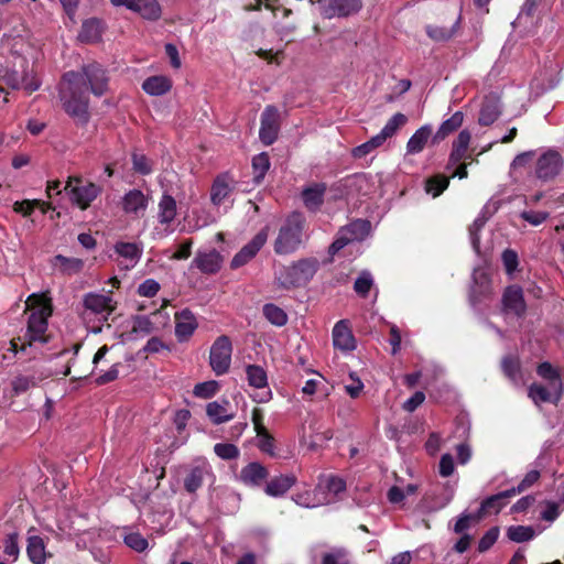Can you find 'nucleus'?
I'll return each instance as SVG.
<instances>
[{
  "label": "nucleus",
  "mask_w": 564,
  "mask_h": 564,
  "mask_svg": "<svg viewBox=\"0 0 564 564\" xmlns=\"http://www.w3.org/2000/svg\"><path fill=\"white\" fill-rule=\"evenodd\" d=\"M344 229L352 241H361L370 234L371 224L368 220L358 219L350 223Z\"/></svg>",
  "instance_id": "obj_37"
},
{
  "label": "nucleus",
  "mask_w": 564,
  "mask_h": 564,
  "mask_svg": "<svg viewBox=\"0 0 564 564\" xmlns=\"http://www.w3.org/2000/svg\"><path fill=\"white\" fill-rule=\"evenodd\" d=\"M205 469L202 467L193 468L184 480V486L187 491L195 492L203 484Z\"/></svg>",
  "instance_id": "obj_45"
},
{
  "label": "nucleus",
  "mask_w": 564,
  "mask_h": 564,
  "mask_svg": "<svg viewBox=\"0 0 564 564\" xmlns=\"http://www.w3.org/2000/svg\"><path fill=\"white\" fill-rule=\"evenodd\" d=\"M159 290H160L159 282H156L153 279H148L139 285L138 293L141 296L152 297L159 292Z\"/></svg>",
  "instance_id": "obj_58"
},
{
  "label": "nucleus",
  "mask_w": 564,
  "mask_h": 564,
  "mask_svg": "<svg viewBox=\"0 0 564 564\" xmlns=\"http://www.w3.org/2000/svg\"><path fill=\"white\" fill-rule=\"evenodd\" d=\"M83 304L85 312L98 317V321L106 322L116 308V302L108 293L90 292L84 295Z\"/></svg>",
  "instance_id": "obj_9"
},
{
  "label": "nucleus",
  "mask_w": 564,
  "mask_h": 564,
  "mask_svg": "<svg viewBox=\"0 0 564 564\" xmlns=\"http://www.w3.org/2000/svg\"><path fill=\"white\" fill-rule=\"evenodd\" d=\"M102 34L101 22L97 19L86 20L78 34V39L85 43H94L100 40Z\"/></svg>",
  "instance_id": "obj_34"
},
{
  "label": "nucleus",
  "mask_w": 564,
  "mask_h": 564,
  "mask_svg": "<svg viewBox=\"0 0 564 564\" xmlns=\"http://www.w3.org/2000/svg\"><path fill=\"white\" fill-rule=\"evenodd\" d=\"M172 87V82L166 76H152L142 84V89L151 96H161L166 94Z\"/></svg>",
  "instance_id": "obj_32"
},
{
  "label": "nucleus",
  "mask_w": 564,
  "mask_h": 564,
  "mask_svg": "<svg viewBox=\"0 0 564 564\" xmlns=\"http://www.w3.org/2000/svg\"><path fill=\"white\" fill-rule=\"evenodd\" d=\"M176 200L169 194L164 193L158 205V219L162 225H170L176 217Z\"/></svg>",
  "instance_id": "obj_26"
},
{
  "label": "nucleus",
  "mask_w": 564,
  "mask_h": 564,
  "mask_svg": "<svg viewBox=\"0 0 564 564\" xmlns=\"http://www.w3.org/2000/svg\"><path fill=\"white\" fill-rule=\"evenodd\" d=\"M350 242H352L351 238L349 237L348 234L345 232V229L343 228L339 231L335 241L330 245L329 253L330 254L337 253L339 250H341L345 246H347Z\"/></svg>",
  "instance_id": "obj_62"
},
{
  "label": "nucleus",
  "mask_w": 564,
  "mask_h": 564,
  "mask_svg": "<svg viewBox=\"0 0 564 564\" xmlns=\"http://www.w3.org/2000/svg\"><path fill=\"white\" fill-rule=\"evenodd\" d=\"M247 379L251 387L263 389L268 386V377L264 369L257 365H250L246 368Z\"/></svg>",
  "instance_id": "obj_38"
},
{
  "label": "nucleus",
  "mask_w": 564,
  "mask_h": 564,
  "mask_svg": "<svg viewBox=\"0 0 564 564\" xmlns=\"http://www.w3.org/2000/svg\"><path fill=\"white\" fill-rule=\"evenodd\" d=\"M3 553L11 562H15L20 555L19 534L9 533L3 540Z\"/></svg>",
  "instance_id": "obj_42"
},
{
  "label": "nucleus",
  "mask_w": 564,
  "mask_h": 564,
  "mask_svg": "<svg viewBox=\"0 0 564 564\" xmlns=\"http://www.w3.org/2000/svg\"><path fill=\"white\" fill-rule=\"evenodd\" d=\"M133 170L142 175L150 174L152 172V164L149 159L139 153L132 155Z\"/></svg>",
  "instance_id": "obj_56"
},
{
  "label": "nucleus",
  "mask_w": 564,
  "mask_h": 564,
  "mask_svg": "<svg viewBox=\"0 0 564 564\" xmlns=\"http://www.w3.org/2000/svg\"><path fill=\"white\" fill-rule=\"evenodd\" d=\"M64 189L69 195L70 200L82 209H86L101 192L98 185L94 183L83 184L82 180L76 176L68 178Z\"/></svg>",
  "instance_id": "obj_7"
},
{
  "label": "nucleus",
  "mask_w": 564,
  "mask_h": 564,
  "mask_svg": "<svg viewBox=\"0 0 564 564\" xmlns=\"http://www.w3.org/2000/svg\"><path fill=\"white\" fill-rule=\"evenodd\" d=\"M426 32L429 36L435 41H446L454 34V30L452 28H443L438 25L427 26Z\"/></svg>",
  "instance_id": "obj_55"
},
{
  "label": "nucleus",
  "mask_w": 564,
  "mask_h": 564,
  "mask_svg": "<svg viewBox=\"0 0 564 564\" xmlns=\"http://www.w3.org/2000/svg\"><path fill=\"white\" fill-rule=\"evenodd\" d=\"M305 217L300 213H292L281 225L274 240V251L278 254L295 252L305 240Z\"/></svg>",
  "instance_id": "obj_2"
},
{
  "label": "nucleus",
  "mask_w": 564,
  "mask_h": 564,
  "mask_svg": "<svg viewBox=\"0 0 564 564\" xmlns=\"http://www.w3.org/2000/svg\"><path fill=\"white\" fill-rule=\"evenodd\" d=\"M26 541V554L29 560L33 564H45L50 554L46 551L44 540L40 535L35 534L34 529H30L28 531Z\"/></svg>",
  "instance_id": "obj_16"
},
{
  "label": "nucleus",
  "mask_w": 564,
  "mask_h": 564,
  "mask_svg": "<svg viewBox=\"0 0 564 564\" xmlns=\"http://www.w3.org/2000/svg\"><path fill=\"white\" fill-rule=\"evenodd\" d=\"M507 535L511 541L521 543L533 539L534 530L531 527L514 525L508 529Z\"/></svg>",
  "instance_id": "obj_43"
},
{
  "label": "nucleus",
  "mask_w": 564,
  "mask_h": 564,
  "mask_svg": "<svg viewBox=\"0 0 564 564\" xmlns=\"http://www.w3.org/2000/svg\"><path fill=\"white\" fill-rule=\"evenodd\" d=\"M324 184H313L302 191V198L305 207L310 210H317L323 203L325 194Z\"/></svg>",
  "instance_id": "obj_28"
},
{
  "label": "nucleus",
  "mask_w": 564,
  "mask_h": 564,
  "mask_svg": "<svg viewBox=\"0 0 564 564\" xmlns=\"http://www.w3.org/2000/svg\"><path fill=\"white\" fill-rule=\"evenodd\" d=\"M274 18H275V22H274L275 32L282 40L290 41V37L293 35V33L295 32V29H296L295 23L293 21H285V22L280 21L278 12L274 13Z\"/></svg>",
  "instance_id": "obj_48"
},
{
  "label": "nucleus",
  "mask_w": 564,
  "mask_h": 564,
  "mask_svg": "<svg viewBox=\"0 0 564 564\" xmlns=\"http://www.w3.org/2000/svg\"><path fill=\"white\" fill-rule=\"evenodd\" d=\"M536 372L541 378L549 380L550 383L562 381L557 370L550 362L540 364Z\"/></svg>",
  "instance_id": "obj_54"
},
{
  "label": "nucleus",
  "mask_w": 564,
  "mask_h": 564,
  "mask_svg": "<svg viewBox=\"0 0 564 564\" xmlns=\"http://www.w3.org/2000/svg\"><path fill=\"white\" fill-rule=\"evenodd\" d=\"M505 373L513 381L518 380L519 361L513 358H505L502 361Z\"/></svg>",
  "instance_id": "obj_64"
},
{
  "label": "nucleus",
  "mask_w": 564,
  "mask_h": 564,
  "mask_svg": "<svg viewBox=\"0 0 564 564\" xmlns=\"http://www.w3.org/2000/svg\"><path fill=\"white\" fill-rule=\"evenodd\" d=\"M121 204L126 214L140 217L145 213L149 199L140 189H131L124 194Z\"/></svg>",
  "instance_id": "obj_15"
},
{
  "label": "nucleus",
  "mask_w": 564,
  "mask_h": 564,
  "mask_svg": "<svg viewBox=\"0 0 564 564\" xmlns=\"http://www.w3.org/2000/svg\"><path fill=\"white\" fill-rule=\"evenodd\" d=\"M516 495V488L511 490H506L502 492H499L497 495H494L489 498H487L480 507V514L481 516L488 514V513H498L501 508L505 506V499L510 498Z\"/></svg>",
  "instance_id": "obj_30"
},
{
  "label": "nucleus",
  "mask_w": 564,
  "mask_h": 564,
  "mask_svg": "<svg viewBox=\"0 0 564 564\" xmlns=\"http://www.w3.org/2000/svg\"><path fill=\"white\" fill-rule=\"evenodd\" d=\"M53 265L64 273L72 274L82 270L84 262L78 258H67L64 256H56L53 260Z\"/></svg>",
  "instance_id": "obj_39"
},
{
  "label": "nucleus",
  "mask_w": 564,
  "mask_h": 564,
  "mask_svg": "<svg viewBox=\"0 0 564 564\" xmlns=\"http://www.w3.org/2000/svg\"><path fill=\"white\" fill-rule=\"evenodd\" d=\"M500 112L501 107L499 99L496 97H489L482 104L478 121L482 126H489L498 119Z\"/></svg>",
  "instance_id": "obj_33"
},
{
  "label": "nucleus",
  "mask_w": 564,
  "mask_h": 564,
  "mask_svg": "<svg viewBox=\"0 0 564 564\" xmlns=\"http://www.w3.org/2000/svg\"><path fill=\"white\" fill-rule=\"evenodd\" d=\"M269 228L264 227L261 229L253 239L243 246L238 253L231 260V268L237 269L248 263L259 250L264 246L268 240Z\"/></svg>",
  "instance_id": "obj_12"
},
{
  "label": "nucleus",
  "mask_w": 564,
  "mask_h": 564,
  "mask_svg": "<svg viewBox=\"0 0 564 564\" xmlns=\"http://www.w3.org/2000/svg\"><path fill=\"white\" fill-rule=\"evenodd\" d=\"M503 310L507 314H513L516 316H522L525 312V302L523 299L522 290L519 286H509L505 291Z\"/></svg>",
  "instance_id": "obj_17"
},
{
  "label": "nucleus",
  "mask_w": 564,
  "mask_h": 564,
  "mask_svg": "<svg viewBox=\"0 0 564 564\" xmlns=\"http://www.w3.org/2000/svg\"><path fill=\"white\" fill-rule=\"evenodd\" d=\"M171 322L170 313L165 310H156L149 315H139L132 319V334L144 337L167 327Z\"/></svg>",
  "instance_id": "obj_6"
},
{
  "label": "nucleus",
  "mask_w": 564,
  "mask_h": 564,
  "mask_svg": "<svg viewBox=\"0 0 564 564\" xmlns=\"http://www.w3.org/2000/svg\"><path fill=\"white\" fill-rule=\"evenodd\" d=\"M4 43L8 47L11 48L13 54H17L19 56H22L23 54H25L30 48V44H29L28 40L23 36H18V37H13V39L7 37L4 40Z\"/></svg>",
  "instance_id": "obj_50"
},
{
  "label": "nucleus",
  "mask_w": 564,
  "mask_h": 564,
  "mask_svg": "<svg viewBox=\"0 0 564 564\" xmlns=\"http://www.w3.org/2000/svg\"><path fill=\"white\" fill-rule=\"evenodd\" d=\"M96 96H101L107 89V77L98 65H89L82 73L69 72L63 77L61 84V100L65 111L79 120H86L88 100L87 85Z\"/></svg>",
  "instance_id": "obj_1"
},
{
  "label": "nucleus",
  "mask_w": 564,
  "mask_h": 564,
  "mask_svg": "<svg viewBox=\"0 0 564 564\" xmlns=\"http://www.w3.org/2000/svg\"><path fill=\"white\" fill-rule=\"evenodd\" d=\"M293 500L296 505L305 508H316L329 503V498L325 496V491L319 490L318 485L313 490L296 494Z\"/></svg>",
  "instance_id": "obj_24"
},
{
  "label": "nucleus",
  "mask_w": 564,
  "mask_h": 564,
  "mask_svg": "<svg viewBox=\"0 0 564 564\" xmlns=\"http://www.w3.org/2000/svg\"><path fill=\"white\" fill-rule=\"evenodd\" d=\"M279 110L274 106H267L261 115L260 140L265 144H272L279 133Z\"/></svg>",
  "instance_id": "obj_11"
},
{
  "label": "nucleus",
  "mask_w": 564,
  "mask_h": 564,
  "mask_svg": "<svg viewBox=\"0 0 564 564\" xmlns=\"http://www.w3.org/2000/svg\"><path fill=\"white\" fill-rule=\"evenodd\" d=\"M406 121L408 118L403 113L397 112L388 120L379 133L387 141V139L394 135L395 132L406 123Z\"/></svg>",
  "instance_id": "obj_41"
},
{
  "label": "nucleus",
  "mask_w": 564,
  "mask_h": 564,
  "mask_svg": "<svg viewBox=\"0 0 564 564\" xmlns=\"http://www.w3.org/2000/svg\"><path fill=\"white\" fill-rule=\"evenodd\" d=\"M263 315L272 325L282 327L288 323V314L280 306L268 303L262 308Z\"/></svg>",
  "instance_id": "obj_36"
},
{
  "label": "nucleus",
  "mask_w": 564,
  "mask_h": 564,
  "mask_svg": "<svg viewBox=\"0 0 564 564\" xmlns=\"http://www.w3.org/2000/svg\"><path fill=\"white\" fill-rule=\"evenodd\" d=\"M333 345L341 351H351L356 348V340L348 325V322L341 319L333 328Z\"/></svg>",
  "instance_id": "obj_14"
},
{
  "label": "nucleus",
  "mask_w": 564,
  "mask_h": 564,
  "mask_svg": "<svg viewBox=\"0 0 564 564\" xmlns=\"http://www.w3.org/2000/svg\"><path fill=\"white\" fill-rule=\"evenodd\" d=\"M31 312L28 330L32 340H39L47 328V319L52 314L51 299L46 294H32L25 302Z\"/></svg>",
  "instance_id": "obj_4"
},
{
  "label": "nucleus",
  "mask_w": 564,
  "mask_h": 564,
  "mask_svg": "<svg viewBox=\"0 0 564 564\" xmlns=\"http://www.w3.org/2000/svg\"><path fill=\"white\" fill-rule=\"evenodd\" d=\"M449 180L443 175H436L426 181V193L433 197H437L443 191L447 188Z\"/></svg>",
  "instance_id": "obj_44"
},
{
  "label": "nucleus",
  "mask_w": 564,
  "mask_h": 564,
  "mask_svg": "<svg viewBox=\"0 0 564 564\" xmlns=\"http://www.w3.org/2000/svg\"><path fill=\"white\" fill-rule=\"evenodd\" d=\"M223 258L216 250L197 251L194 264L204 273H215L221 267Z\"/></svg>",
  "instance_id": "obj_19"
},
{
  "label": "nucleus",
  "mask_w": 564,
  "mask_h": 564,
  "mask_svg": "<svg viewBox=\"0 0 564 564\" xmlns=\"http://www.w3.org/2000/svg\"><path fill=\"white\" fill-rule=\"evenodd\" d=\"M232 345L229 337L219 336L210 347L209 365L217 376L225 375L231 364Z\"/></svg>",
  "instance_id": "obj_8"
},
{
  "label": "nucleus",
  "mask_w": 564,
  "mask_h": 564,
  "mask_svg": "<svg viewBox=\"0 0 564 564\" xmlns=\"http://www.w3.org/2000/svg\"><path fill=\"white\" fill-rule=\"evenodd\" d=\"M350 242H352L351 238L349 237L348 234L345 232V229L343 228L339 231L335 241L330 245L329 253L330 254L337 253L339 250H341L345 246H347Z\"/></svg>",
  "instance_id": "obj_63"
},
{
  "label": "nucleus",
  "mask_w": 564,
  "mask_h": 564,
  "mask_svg": "<svg viewBox=\"0 0 564 564\" xmlns=\"http://www.w3.org/2000/svg\"><path fill=\"white\" fill-rule=\"evenodd\" d=\"M463 112L456 111L451 118L442 122L432 141L436 143L444 140L448 134L457 130L463 124Z\"/></svg>",
  "instance_id": "obj_35"
},
{
  "label": "nucleus",
  "mask_w": 564,
  "mask_h": 564,
  "mask_svg": "<svg viewBox=\"0 0 564 564\" xmlns=\"http://www.w3.org/2000/svg\"><path fill=\"white\" fill-rule=\"evenodd\" d=\"M372 282L373 281L371 274L367 271H364L355 281L354 289L358 294L366 296L370 291Z\"/></svg>",
  "instance_id": "obj_52"
},
{
  "label": "nucleus",
  "mask_w": 564,
  "mask_h": 564,
  "mask_svg": "<svg viewBox=\"0 0 564 564\" xmlns=\"http://www.w3.org/2000/svg\"><path fill=\"white\" fill-rule=\"evenodd\" d=\"M257 438L260 451L269 454L270 456L275 454L274 438L268 433L267 429L260 431V434H257Z\"/></svg>",
  "instance_id": "obj_51"
},
{
  "label": "nucleus",
  "mask_w": 564,
  "mask_h": 564,
  "mask_svg": "<svg viewBox=\"0 0 564 564\" xmlns=\"http://www.w3.org/2000/svg\"><path fill=\"white\" fill-rule=\"evenodd\" d=\"M296 478L293 475H280L272 478L265 486V494L280 497L294 486Z\"/></svg>",
  "instance_id": "obj_29"
},
{
  "label": "nucleus",
  "mask_w": 564,
  "mask_h": 564,
  "mask_svg": "<svg viewBox=\"0 0 564 564\" xmlns=\"http://www.w3.org/2000/svg\"><path fill=\"white\" fill-rule=\"evenodd\" d=\"M432 138L431 124L420 127L409 139L406 143L408 154H417L423 151L427 141Z\"/></svg>",
  "instance_id": "obj_25"
},
{
  "label": "nucleus",
  "mask_w": 564,
  "mask_h": 564,
  "mask_svg": "<svg viewBox=\"0 0 564 564\" xmlns=\"http://www.w3.org/2000/svg\"><path fill=\"white\" fill-rule=\"evenodd\" d=\"M318 262L315 259H301L291 265L283 267L276 274L275 280L283 289L300 288L307 284L315 275Z\"/></svg>",
  "instance_id": "obj_3"
},
{
  "label": "nucleus",
  "mask_w": 564,
  "mask_h": 564,
  "mask_svg": "<svg viewBox=\"0 0 564 564\" xmlns=\"http://www.w3.org/2000/svg\"><path fill=\"white\" fill-rule=\"evenodd\" d=\"M219 390V383L215 380L197 383L194 387L193 393L197 398L209 399L214 397Z\"/></svg>",
  "instance_id": "obj_46"
},
{
  "label": "nucleus",
  "mask_w": 564,
  "mask_h": 564,
  "mask_svg": "<svg viewBox=\"0 0 564 564\" xmlns=\"http://www.w3.org/2000/svg\"><path fill=\"white\" fill-rule=\"evenodd\" d=\"M563 395V383L562 381H555L554 383H549V387H543L542 384L533 383L529 388V398L534 402V404L540 405L541 403L550 402V403H558Z\"/></svg>",
  "instance_id": "obj_13"
},
{
  "label": "nucleus",
  "mask_w": 564,
  "mask_h": 564,
  "mask_svg": "<svg viewBox=\"0 0 564 564\" xmlns=\"http://www.w3.org/2000/svg\"><path fill=\"white\" fill-rule=\"evenodd\" d=\"M563 165L562 155L557 151L549 149L536 156L532 173L534 178L541 183H550L560 175Z\"/></svg>",
  "instance_id": "obj_5"
},
{
  "label": "nucleus",
  "mask_w": 564,
  "mask_h": 564,
  "mask_svg": "<svg viewBox=\"0 0 564 564\" xmlns=\"http://www.w3.org/2000/svg\"><path fill=\"white\" fill-rule=\"evenodd\" d=\"M215 454L221 459H234L239 456V449L230 443H218L214 446Z\"/></svg>",
  "instance_id": "obj_49"
},
{
  "label": "nucleus",
  "mask_w": 564,
  "mask_h": 564,
  "mask_svg": "<svg viewBox=\"0 0 564 564\" xmlns=\"http://www.w3.org/2000/svg\"><path fill=\"white\" fill-rule=\"evenodd\" d=\"M384 142L386 140L382 138V135L378 133L365 143L354 148L351 154L355 159H362L375 151L377 148L381 147Z\"/></svg>",
  "instance_id": "obj_40"
},
{
  "label": "nucleus",
  "mask_w": 564,
  "mask_h": 564,
  "mask_svg": "<svg viewBox=\"0 0 564 564\" xmlns=\"http://www.w3.org/2000/svg\"><path fill=\"white\" fill-rule=\"evenodd\" d=\"M113 7H122L149 21H158L162 17V8L158 0H110Z\"/></svg>",
  "instance_id": "obj_10"
},
{
  "label": "nucleus",
  "mask_w": 564,
  "mask_h": 564,
  "mask_svg": "<svg viewBox=\"0 0 564 564\" xmlns=\"http://www.w3.org/2000/svg\"><path fill=\"white\" fill-rule=\"evenodd\" d=\"M124 543L137 552H143L148 549L149 543L147 539H144L139 533H129L124 536Z\"/></svg>",
  "instance_id": "obj_53"
},
{
  "label": "nucleus",
  "mask_w": 564,
  "mask_h": 564,
  "mask_svg": "<svg viewBox=\"0 0 564 564\" xmlns=\"http://www.w3.org/2000/svg\"><path fill=\"white\" fill-rule=\"evenodd\" d=\"M521 217L525 221L531 224L532 226H539L547 219L549 213H546V212H522Z\"/></svg>",
  "instance_id": "obj_61"
},
{
  "label": "nucleus",
  "mask_w": 564,
  "mask_h": 564,
  "mask_svg": "<svg viewBox=\"0 0 564 564\" xmlns=\"http://www.w3.org/2000/svg\"><path fill=\"white\" fill-rule=\"evenodd\" d=\"M471 140V134L468 130H462L456 140L453 142L452 152L449 155V162L456 164L462 160L466 159V152L468 150Z\"/></svg>",
  "instance_id": "obj_31"
},
{
  "label": "nucleus",
  "mask_w": 564,
  "mask_h": 564,
  "mask_svg": "<svg viewBox=\"0 0 564 564\" xmlns=\"http://www.w3.org/2000/svg\"><path fill=\"white\" fill-rule=\"evenodd\" d=\"M268 476V471L259 463H250L240 471V478L243 484L249 486H259Z\"/></svg>",
  "instance_id": "obj_27"
},
{
  "label": "nucleus",
  "mask_w": 564,
  "mask_h": 564,
  "mask_svg": "<svg viewBox=\"0 0 564 564\" xmlns=\"http://www.w3.org/2000/svg\"><path fill=\"white\" fill-rule=\"evenodd\" d=\"M270 167L269 156L260 153L252 159V169L257 182H260Z\"/></svg>",
  "instance_id": "obj_47"
},
{
  "label": "nucleus",
  "mask_w": 564,
  "mask_h": 564,
  "mask_svg": "<svg viewBox=\"0 0 564 564\" xmlns=\"http://www.w3.org/2000/svg\"><path fill=\"white\" fill-rule=\"evenodd\" d=\"M34 386L35 381L28 376H19L12 381V389L17 394L23 393Z\"/></svg>",
  "instance_id": "obj_59"
},
{
  "label": "nucleus",
  "mask_w": 564,
  "mask_h": 564,
  "mask_svg": "<svg viewBox=\"0 0 564 564\" xmlns=\"http://www.w3.org/2000/svg\"><path fill=\"white\" fill-rule=\"evenodd\" d=\"M206 414L214 424H223L235 417L228 400L213 401L206 405Z\"/></svg>",
  "instance_id": "obj_18"
},
{
  "label": "nucleus",
  "mask_w": 564,
  "mask_h": 564,
  "mask_svg": "<svg viewBox=\"0 0 564 564\" xmlns=\"http://www.w3.org/2000/svg\"><path fill=\"white\" fill-rule=\"evenodd\" d=\"M502 262H503L506 272L509 275H512L517 271V268H518V263H519L518 254L513 250L507 249L502 253Z\"/></svg>",
  "instance_id": "obj_57"
},
{
  "label": "nucleus",
  "mask_w": 564,
  "mask_h": 564,
  "mask_svg": "<svg viewBox=\"0 0 564 564\" xmlns=\"http://www.w3.org/2000/svg\"><path fill=\"white\" fill-rule=\"evenodd\" d=\"M319 490L325 491L329 498V503L334 502L338 495L346 490V484L343 478L334 475H324L318 479Z\"/></svg>",
  "instance_id": "obj_22"
},
{
  "label": "nucleus",
  "mask_w": 564,
  "mask_h": 564,
  "mask_svg": "<svg viewBox=\"0 0 564 564\" xmlns=\"http://www.w3.org/2000/svg\"><path fill=\"white\" fill-rule=\"evenodd\" d=\"M499 536V529L498 528H491L486 532V534L481 538L479 541L478 549L479 551L484 552L490 549L495 542L497 541Z\"/></svg>",
  "instance_id": "obj_60"
},
{
  "label": "nucleus",
  "mask_w": 564,
  "mask_h": 564,
  "mask_svg": "<svg viewBox=\"0 0 564 564\" xmlns=\"http://www.w3.org/2000/svg\"><path fill=\"white\" fill-rule=\"evenodd\" d=\"M196 328L197 322L191 311L184 310L175 315V335L180 341L188 339Z\"/></svg>",
  "instance_id": "obj_20"
},
{
  "label": "nucleus",
  "mask_w": 564,
  "mask_h": 564,
  "mask_svg": "<svg viewBox=\"0 0 564 564\" xmlns=\"http://www.w3.org/2000/svg\"><path fill=\"white\" fill-rule=\"evenodd\" d=\"M115 250L123 259L120 264L127 270L133 268L142 256V247L135 242H118Z\"/></svg>",
  "instance_id": "obj_21"
},
{
  "label": "nucleus",
  "mask_w": 564,
  "mask_h": 564,
  "mask_svg": "<svg viewBox=\"0 0 564 564\" xmlns=\"http://www.w3.org/2000/svg\"><path fill=\"white\" fill-rule=\"evenodd\" d=\"M232 191V180L228 174L219 175L213 183L210 191L212 203L216 206L221 205L229 197Z\"/></svg>",
  "instance_id": "obj_23"
}]
</instances>
